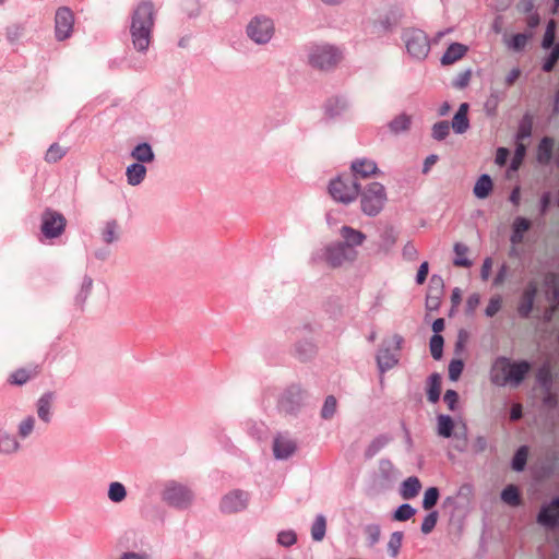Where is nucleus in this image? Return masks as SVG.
I'll return each instance as SVG.
<instances>
[{"label": "nucleus", "instance_id": "aec40b11", "mask_svg": "<svg viewBox=\"0 0 559 559\" xmlns=\"http://www.w3.org/2000/svg\"><path fill=\"white\" fill-rule=\"evenodd\" d=\"M467 46L460 43H453L448 47V49L443 53L441 58V63L443 66L453 64L457 60L462 59L467 52Z\"/></svg>", "mask_w": 559, "mask_h": 559}, {"label": "nucleus", "instance_id": "1a4fd4ad", "mask_svg": "<svg viewBox=\"0 0 559 559\" xmlns=\"http://www.w3.org/2000/svg\"><path fill=\"white\" fill-rule=\"evenodd\" d=\"M66 225V217L57 211L46 210L41 215L40 229L46 238L59 237L64 231Z\"/></svg>", "mask_w": 559, "mask_h": 559}, {"label": "nucleus", "instance_id": "f3484780", "mask_svg": "<svg viewBox=\"0 0 559 559\" xmlns=\"http://www.w3.org/2000/svg\"><path fill=\"white\" fill-rule=\"evenodd\" d=\"M536 293L537 285L534 282H531L525 288L520 305L518 307V311L522 317H528V314L531 313Z\"/></svg>", "mask_w": 559, "mask_h": 559}, {"label": "nucleus", "instance_id": "bb28decb", "mask_svg": "<svg viewBox=\"0 0 559 559\" xmlns=\"http://www.w3.org/2000/svg\"><path fill=\"white\" fill-rule=\"evenodd\" d=\"M492 190V181L488 175H481L475 183L474 194L478 199L487 198Z\"/></svg>", "mask_w": 559, "mask_h": 559}, {"label": "nucleus", "instance_id": "9b49d317", "mask_svg": "<svg viewBox=\"0 0 559 559\" xmlns=\"http://www.w3.org/2000/svg\"><path fill=\"white\" fill-rule=\"evenodd\" d=\"M248 504V495L241 490H234L223 497L221 509L225 513H235L245 510Z\"/></svg>", "mask_w": 559, "mask_h": 559}, {"label": "nucleus", "instance_id": "09e8293b", "mask_svg": "<svg viewBox=\"0 0 559 559\" xmlns=\"http://www.w3.org/2000/svg\"><path fill=\"white\" fill-rule=\"evenodd\" d=\"M555 21H550L547 25L544 39H543V47L544 48H550L555 40Z\"/></svg>", "mask_w": 559, "mask_h": 559}, {"label": "nucleus", "instance_id": "393cba45", "mask_svg": "<svg viewBox=\"0 0 559 559\" xmlns=\"http://www.w3.org/2000/svg\"><path fill=\"white\" fill-rule=\"evenodd\" d=\"M421 488L420 480L415 477H408L402 484L401 495L405 500L415 498Z\"/></svg>", "mask_w": 559, "mask_h": 559}, {"label": "nucleus", "instance_id": "f8f14e48", "mask_svg": "<svg viewBox=\"0 0 559 559\" xmlns=\"http://www.w3.org/2000/svg\"><path fill=\"white\" fill-rule=\"evenodd\" d=\"M510 369V359L506 357H499L497 358L490 370V379L491 382L503 386L508 384V373Z\"/></svg>", "mask_w": 559, "mask_h": 559}, {"label": "nucleus", "instance_id": "8fccbe9b", "mask_svg": "<svg viewBox=\"0 0 559 559\" xmlns=\"http://www.w3.org/2000/svg\"><path fill=\"white\" fill-rule=\"evenodd\" d=\"M436 524H437V513L431 512L424 519L423 524H421V532L424 534H429L433 530Z\"/></svg>", "mask_w": 559, "mask_h": 559}, {"label": "nucleus", "instance_id": "4d7b16f0", "mask_svg": "<svg viewBox=\"0 0 559 559\" xmlns=\"http://www.w3.org/2000/svg\"><path fill=\"white\" fill-rule=\"evenodd\" d=\"M527 44V36L524 34H516L511 39V47L514 50H522Z\"/></svg>", "mask_w": 559, "mask_h": 559}, {"label": "nucleus", "instance_id": "6e6552de", "mask_svg": "<svg viewBox=\"0 0 559 559\" xmlns=\"http://www.w3.org/2000/svg\"><path fill=\"white\" fill-rule=\"evenodd\" d=\"M358 252L354 248L346 247L342 242L333 243L326 247L324 259L333 267L343 265L346 262H353L357 259Z\"/></svg>", "mask_w": 559, "mask_h": 559}, {"label": "nucleus", "instance_id": "c03bdc74", "mask_svg": "<svg viewBox=\"0 0 559 559\" xmlns=\"http://www.w3.org/2000/svg\"><path fill=\"white\" fill-rule=\"evenodd\" d=\"M415 514V510L412 506L405 503L397 508L394 512V520L396 521H407Z\"/></svg>", "mask_w": 559, "mask_h": 559}, {"label": "nucleus", "instance_id": "2eb2a0df", "mask_svg": "<svg viewBox=\"0 0 559 559\" xmlns=\"http://www.w3.org/2000/svg\"><path fill=\"white\" fill-rule=\"evenodd\" d=\"M530 370H531L530 362H527L525 360H522L519 362H512L510 360V369H509V373H508V384L518 386L523 381L525 376L530 372Z\"/></svg>", "mask_w": 559, "mask_h": 559}, {"label": "nucleus", "instance_id": "5701e85b", "mask_svg": "<svg viewBox=\"0 0 559 559\" xmlns=\"http://www.w3.org/2000/svg\"><path fill=\"white\" fill-rule=\"evenodd\" d=\"M399 359L389 348H381L377 356V362L381 372L392 369Z\"/></svg>", "mask_w": 559, "mask_h": 559}, {"label": "nucleus", "instance_id": "dca6fc26", "mask_svg": "<svg viewBox=\"0 0 559 559\" xmlns=\"http://www.w3.org/2000/svg\"><path fill=\"white\" fill-rule=\"evenodd\" d=\"M296 443L286 437L278 436L273 443V452L276 459L285 460L294 454Z\"/></svg>", "mask_w": 559, "mask_h": 559}, {"label": "nucleus", "instance_id": "338daca9", "mask_svg": "<svg viewBox=\"0 0 559 559\" xmlns=\"http://www.w3.org/2000/svg\"><path fill=\"white\" fill-rule=\"evenodd\" d=\"M508 156H509V151L504 147H500L497 150V154H496V163L498 165H504L507 163V159H508Z\"/></svg>", "mask_w": 559, "mask_h": 559}, {"label": "nucleus", "instance_id": "b1692460", "mask_svg": "<svg viewBox=\"0 0 559 559\" xmlns=\"http://www.w3.org/2000/svg\"><path fill=\"white\" fill-rule=\"evenodd\" d=\"M146 175V168L140 163L132 164L127 167L126 176L128 183L131 186L140 185Z\"/></svg>", "mask_w": 559, "mask_h": 559}, {"label": "nucleus", "instance_id": "412c9836", "mask_svg": "<svg viewBox=\"0 0 559 559\" xmlns=\"http://www.w3.org/2000/svg\"><path fill=\"white\" fill-rule=\"evenodd\" d=\"M467 112L468 104H461L459 110L456 111L452 120V128L456 133H464L468 129L469 122L467 118Z\"/></svg>", "mask_w": 559, "mask_h": 559}, {"label": "nucleus", "instance_id": "7c9ffc66", "mask_svg": "<svg viewBox=\"0 0 559 559\" xmlns=\"http://www.w3.org/2000/svg\"><path fill=\"white\" fill-rule=\"evenodd\" d=\"M67 154V148L62 147L58 143H53L49 146L45 154V160L49 164H53L62 159V157Z\"/></svg>", "mask_w": 559, "mask_h": 559}, {"label": "nucleus", "instance_id": "9d476101", "mask_svg": "<svg viewBox=\"0 0 559 559\" xmlns=\"http://www.w3.org/2000/svg\"><path fill=\"white\" fill-rule=\"evenodd\" d=\"M56 37L64 40L70 37L74 24V15L68 8H59L56 12Z\"/></svg>", "mask_w": 559, "mask_h": 559}, {"label": "nucleus", "instance_id": "58836bf2", "mask_svg": "<svg viewBox=\"0 0 559 559\" xmlns=\"http://www.w3.org/2000/svg\"><path fill=\"white\" fill-rule=\"evenodd\" d=\"M337 402L336 399L333 395H329L325 399V402L323 404V407L321 409V416L324 419H330L333 417V415L336 412Z\"/></svg>", "mask_w": 559, "mask_h": 559}, {"label": "nucleus", "instance_id": "de8ad7c7", "mask_svg": "<svg viewBox=\"0 0 559 559\" xmlns=\"http://www.w3.org/2000/svg\"><path fill=\"white\" fill-rule=\"evenodd\" d=\"M463 362L460 359H454L449 365V378L453 381L457 380L463 371Z\"/></svg>", "mask_w": 559, "mask_h": 559}, {"label": "nucleus", "instance_id": "0e129e2a", "mask_svg": "<svg viewBox=\"0 0 559 559\" xmlns=\"http://www.w3.org/2000/svg\"><path fill=\"white\" fill-rule=\"evenodd\" d=\"M479 301H480V297L478 294H472L471 296H468L467 301H466L467 310L469 312H473L479 305Z\"/></svg>", "mask_w": 559, "mask_h": 559}, {"label": "nucleus", "instance_id": "a19ab883", "mask_svg": "<svg viewBox=\"0 0 559 559\" xmlns=\"http://www.w3.org/2000/svg\"><path fill=\"white\" fill-rule=\"evenodd\" d=\"M527 448L526 447H521L514 457H513V461H512V467L513 469L515 471H522L526 464V461H527Z\"/></svg>", "mask_w": 559, "mask_h": 559}, {"label": "nucleus", "instance_id": "4be33fe9", "mask_svg": "<svg viewBox=\"0 0 559 559\" xmlns=\"http://www.w3.org/2000/svg\"><path fill=\"white\" fill-rule=\"evenodd\" d=\"M53 393L47 392L43 394L37 401V414L38 417L45 421H50V409L53 403Z\"/></svg>", "mask_w": 559, "mask_h": 559}, {"label": "nucleus", "instance_id": "5fc2aeb1", "mask_svg": "<svg viewBox=\"0 0 559 559\" xmlns=\"http://www.w3.org/2000/svg\"><path fill=\"white\" fill-rule=\"evenodd\" d=\"M471 78H472L471 70L463 71V72L459 73V75L454 80L453 86H455L457 88H464L468 85Z\"/></svg>", "mask_w": 559, "mask_h": 559}, {"label": "nucleus", "instance_id": "6e6d98bb", "mask_svg": "<svg viewBox=\"0 0 559 559\" xmlns=\"http://www.w3.org/2000/svg\"><path fill=\"white\" fill-rule=\"evenodd\" d=\"M277 542L283 546H292L296 542V535L294 532H281L277 536Z\"/></svg>", "mask_w": 559, "mask_h": 559}, {"label": "nucleus", "instance_id": "2f4dec72", "mask_svg": "<svg viewBox=\"0 0 559 559\" xmlns=\"http://www.w3.org/2000/svg\"><path fill=\"white\" fill-rule=\"evenodd\" d=\"M454 428L452 418L448 415L438 416V433L441 437L450 438Z\"/></svg>", "mask_w": 559, "mask_h": 559}, {"label": "nucleus", "instance_id": "69168bd1", "mask_svg": "<svg viewBox=\"0 0 559 559\" xmlns=\"http://www.w3.org/2000/svg\"><path fill=\"white\" fill-rule=\"evenodd\" d=\"M427 275H428V263L424 262L419 266L417 275H416L417 283L423 284L426 281Z\"/></svg>", "mask_w": 559, "mask_h": 559}, {"label": "nucleus", "instance_id": "423d86ee", "mask_svg": "<svg viewBox=\"0 0 559 559\" xmlns=\"http://www.w3.org/2000/svg\"><path fill=\"white\" fill-rule=\"evenodd\" d=\"M403 39L405 41L407 51L413 57L417 59H424L429 53V39L423 31L416 28L405 29Z\"/></svg>", "mask_w": 559, "mask_h": 559}, {"label": "nucleus", "instance_id": "473e14b6", "mask_svg": "<svg viewBox=\"0 0 559 559\" xmlns=\"http://www.w3.org/2000/svg\"><path fill=\"white\" fill-rule=\"evenodd\" d=\"M501 499L509 506L516 507L520 504V493L515 486L509 485L501 492Z\"/></svg>", "mask_w": 559, "mask_h": 559}, {"label": "nucleus", "instance_id": "a211bd4d", "mask_svg": "<svg viewBox=\"0 0 559 559\" xmlns=\"http://www.w3.org/2000/svg\"><path fill=\"white\" fill-rule=\"evenodd\" d=\"M340 235L343 238L342 243L354 249L355 247L362 245L366 240V235L364 233L350 226H343L340 230Z\"/></svg>", "mask_w": 559, "mask_h": 559}, {"label": "nucleus", "instance_id": "774afa93", "mask_svg": "<svg viewBox=\"0 0 559 559\" xmlns=\"http://www.w3.org/2000/svg\"><path fill=\"white\" fill-rule=\"evenodd\" d=\"M525 155V146L522 143H518L515 150V156L513 159V166L516 167V164H520Z\"/></svg>", "mask_w": 559, "mask_h": 559}, {"label": "nucleus", "instance_id": "37998d69", "mask_svg": "<svg viewBox=\"0 0 559 559\" xmlns=\"http://www.w3.org/2000/svg\"><path fill=\"white\" fill-rule=\"evenodd\" d=\"M103 239L107 243L118 239V224L116 222H109L106 224L103 230Z\"/></svg>", "mask_w": 559, "mask_h": 559}, {"label": "nucleus", "instance_id": "f03ea898", "mask_svg": "<svg viewBox=\"0 0 559 559\" xmlns=\"http://www.w3.org/2000/svg\"><path fill=\"white\" fill-rule=\"evenodd\" d=\"M359 193L361 211L368 216L378 215L388 201L384 186L377 181L368 183Z\"/></svg>", "mask_w": 559, "mask_h": 559}, {"label": "nucleus", "instance_id": "bf43d9fd", "mask_svg": "<svg viewBox=\"0 0 559 559\" xmlns=\"http://www.w3.org/2000/svg\"><path fill=\"white\" fill-rule=\"evenodd\" d=\"M532 133V121L530 119L524 120L518 132V139L523 140L525 138H528Z\"/></svg>", "mask_w": 559, "mask_h": 559}, {"label": "nucleus", "instance_id": "4c0bfd02", "mask_svg": "<svg viewBox=\"0 0 559 559\" xmlns=\"http://www.w3.org/2000/svg\"><path fill=\"white\" fill-rule=\"evenodd\" d=\"M430 353L435 359H440L442 357L443 349V337L439 334H435L430 338Z\"/></svg>", "mask_w": 559, "mask_h": 559}, {"label": "nucleus", "instance_id": "0eeeda50", "mask_svg": "<svg viewBox=\"0 0 559 559\" xmlns=\"http://www.w3.org/2000/svg\"><path fill=\"white\" fill-rule=\"evenodd\" d=\"M247 34L254 43L265 44L274 34L273 21L266 16H254L247 26Z\"/></svg>", "mask_w": 559, "mask_h": 559}, {"label": "nucleus", "instance_id": "3c124183", "mask_svg": "<svg viewBox=\"0 0 559 559\" xmlns=\"http://www.w3.org/2000/svg\"><path fill=\"white\" fill-rule=\"evenodd\" d=\"M558 59H559V45L555 46V48L552 49L550 56L547 58V60L545 61V63L543 66V70L545 72H550L554 69Z\"/></svg>", "mask_w": 559, "mask_h": 559}, {"label": "nucleus", "instance_id": "f704fd0d", "mask_svg": "<svg viewBox=\"0 0 559 559\" xmlns=\"http://www.w3.org/2000/svg\"><path fill=\"white\" fill-rule=\"evenodd\" d=\"M326 530V521L323 515L317 516L311 527V536L313 540L320 542L323 539Z\"/></svg>", "mask_w": 559, "mask_h": 559}, {"label": "nucleus", "instance_id": "c85d7f7f", "mask_svg": "<svg viewBox=\"0 0 559 559\" xmlns=\"http://www.w3.org/2000/svg\"><path fill=\"white\" fill-rule=\"evenodd\" d=\"M131 155L140 163H150L154 159V153L147 143L136 145Z\"/></svg>", "mask_w": 559, "mask_h": 559}, {"label": "nucleus", "instance_id": "cd10ccee", "mask_svg": "<svg viewBox=\"0 0 559 559\" xmlns=\"http://www.w3.org/2000/svg\"><path fill=\"white\" fill-rule=\"evenodd\" d=\"M455 258L453 264L460 267H469L472 262L467 259L468 247L464 243L456 242L454 245Z\"/></svg>", "mask_w": 559, "mask_h": 559}, {"label": "nucleus", "instance_id": "20e7f679", "mask_svg": "<svg viewBox=\"0 0 559 559\" xmlns=\"http://www.w3.org/2000/svg\"><path fill=\"white\" fill-rule=\"evenodd\" d=\"M360 191L359 183L349 178L338 177L331 181L329 192L338 202L348 204L356 200Z\"/></svg>", "mask_w": 559, "mask_h": 559}, {"label": "nucleus", "instance_id": "ea45409f", "mask_svg": "<svg viewBox=\"0 0 559 559\" xmlns=\"http://www.w3.org/2000/svg\"><path fill=\"white\" fill-rule=\"evenodd\" d=\"M403 533L394 532L388 543V550L392 557H396L402 546Z\"/></svg>", "mask_w": 559, "mask_h": 559}, {"label": "nucleus", "instance_id": "e2e57ef3", "mask_svg": "<svg viewBox=\"0 0 559 559\" xmlns=\"http://www.w3.org/2000/svg\"><path fill=\"white\" fill-rule=\"evenodd\" d=\"M537 380L543 384L547 385L550 380V371L547 366L542 367L537 372Z\"/></svg>", "mask_w": 559, "mask_h": 559}, {"label": "nucleus", "instance_id": "603ef678", "mask_svg": "<svg viewBox=\"0 0 559 559\" xmlns=\"http://www.w3.org/2000/svg\"><path fill=\"white\" fill-rule=\"evenodd\" d=\"M19 449H20V443L16 439L8 437L2 440L1 452L14 453V452L19 451Z\"/></svg>", "mask_w": 559, "mask_h": 559}, {"label": "nucleus", "instance_id": "6ab92c4d", "mask_svg": "<svg viewBox=\"0 0 559 559\" xmlns=\"http://www.w3.org/2000/svg\"><path fill=\"white\" fill-rule=\"evenodd\" d=\"M39 366L33 365L27 368H20L12 372L9 382L14 385H22L39 373Z\"/></svg>", "mask_w": 559, "mask_h": 559}, {"label": "nucleus", "instance_id": "49530a36", "mask_svg": "<svg viewBox=\"0 0 559 559\" xmlns=\"http://www.w3.org/2000/svg\"><path fill=\"white\" fill-rule=\"evenodd\" d=\"M365 534H366V537H367L370 546H373L380 539V534H381L380 526L377 524L367 525L365 527Z\"/></svg>", "mask_w": 559, "mask_h": 559}, {"label": "nucleus", "instance_id": "c756f323", "mask_svg": "<svg viewBox=\"0 0 559 559\" xmlns=\"http://www.w3.org/2000/svg\"><path fill=\"white\" fill-rule=\"evenodd\" d=\"M554 141L550 138H544L539 145L537 152V158L540 163L547 164L552 154Z\"/></svg>", "mask_w": 559, "mask_h": 559}, {"label": "nucleus", "instance_id": "7ed1b4c3", "mask_svg": "<svg viewBox=\"0 0 559 559\" xmlns=\"http://www.w3.org/2000/svg\"><path fill=\"white\" fill-rule=\"evenodd\" d=\"M342 57L338 48L329 44H319L310 48L308 62L313 68L330 70L341 62Z\"/></svg>", "mask_w": 559, "mask_h": 559}, {"label": "nucleus", "instance_id": "c9c22d12", "mask_svg": "<svg viewBox=\"0 0 559 559\" xmlns=\"http://www.w3.org/2000/svg\"><path fill=\"white\" fill-rule=\"evenodd\" d=\"M126 496L127 491L121 483L114 481L109 485L108 498L112 502H121L122 500H124Z\"/></svg>", "mask_w": 559, "mask_h": 559}, {"label": "nucleus", "instance_id": "39448f33", "mask_svg": "<svg viewBox=\"0 0 559 559\" xmlns=\"http://www.w3.org/2000/svg\"><path fill=\"white\" fill-rule=\"evenodd\" d=\"M162 498L169 506L182 509L192 502L193 493L187 486L169 481L165 485Z\"/></svg>", "mask_w": 559, "mask_h": 559}, {"label": "nucleus", "instance_id": "e433bc0d", "mask_svg": "<svg viewBox=\"0 0 559 559\" xmlns=\"http://www.w3.org/2000/svg\"><path fill=\"white\" fill-rule=\"evenodd\" d=\"M439 498V490L437 487H430L425 491L423 499V508L425 510H430L433 508Z\"/></svg>", "mask_w": 559, "mask_h": 559}, {"label": "nucleus", "instance_id": "4468645a", "mask_svg": "<svg viewBox=\"0 0 559 559\" xmlns=\"http://www.w3.org/2000/svg\"><path fill=\"white\" fill-rule=\"evenodd\" d=\"M559 519V498L552 500L548 506L544 507L538 514V523L552 527Z\"/></svg>", "mask_w": 559, "mask_h": 559}, {"label": "nucleus", "instance_id": "052dcab7", "mask_svg": "<svg viewBox=\"0 0 559 559\" xmlns=\"http://www.w3.org/2000/svg\"><path fill=\"white\" fill-rule=\"evenodd\" d=\"M444 402L451 411H454L459 401V394L454 390H448L443 396Z\"/></svg>", "mask_w": 559, "mask_h": 559}, {"label": "nucleus", "instance_id": "f257e3e1", "mask_svg": "<svg viewBox=\"0 0 559 559\" xmlns=\"http://www.w3.org/2000/svg\"><path fill=\"white\" fill-rule=\"evenodd\" d=\"M156 11L150 1L140 2L131 15L130 34L134 48L145 51L152 38Z\"/></svg>", "mask_w": 559, "mask_h": 559}, {"label": "nucleus", "instance_id": "ddd939ff", "mask_svg": "<svg viewBox=\"0 0 559 559\" xmlns=\"http://www.w3.org/2000/svg\"><path fill=\"white\" fill-rule=\"evenodd\" d=\"M350 169L355 178H369L379 173L377 164L368 158H358L352 163Z\"/></svg>", "mask_w": 559, "mask_h": 559}, {"label": "nucleus", "instance_id": "a18cd8bd", "mask_svg": "<svg viewBox=\"0 0 559 559\" xmlns=\"http://www.w3.org/2000/svg\"><path fill=\"white\" fill-rule=\"evenodd\" d=\"M35 419L32 416L23 419L19 425V436L21 438H27L34 430Z\"/></svg>", "mask_w": 559, "mask_h": 559}, {"label": "nucleus", "instance_id": "13d9d810", "mask_svg": "<svg viewBox=\"0 0 559 559\" xmlns=\"http://www.w3.org/2000/svg\"><path fill=\"white\" fill-rule=\"evenodd\" d=\"M531 227V222L524 217L515 218L513 223V230L524 235Z\"/></svg>", "mask_w": 559, "mask_h": 559}, {"label": "nucleus", "instance_id": "680f3d73", "mask_svg": "<svg viewBox=\"0 0 559 559\" xmlns=\"http://www.w3.org/2000/svg\"><path fill=\"white\" fill-rule=\"evenodd\" d=\"M388 438L385 437H380V438H377L376 440L372 441V443L370 444L368 451H367V454L368 455H372L374 454L379 449H381L384 444L388 443Z\"/></svg>", "mask_w": 559, "mask_h": 559}, {"label": "nucleus", "instance_id": "79ce46f5", "mask_svg": "<svg viewBox=\"0 0 559 559\" xmlns=\"http://www.w3.org/2000/svg\"><path fill=\"white\" fill-rule=\"evenodd\" d=\"M450 126L448 121H440L433 124L432 127V136L433 139L441 141L449 135Z\"/></svg>", "mask_w": 559, "mask_h": 559}, {"label": "nucleus", "instance_id": "864d4df0", "mask_svg": "<svg viewBox=\"0 0 559 559\" xmlns=\"http://www.w3.org/2000/svg\"><path fill=\"white\" fill-rule=\"evenodd\" d=\"M501 298L499 296L492 297L486 307V316L493 317L501 309Z\"/></svg>", "mask_w": 559, "mask_h": 559}, {"label": "nucleus", "instance_id": "72a5a7b5", "mask_svg": "<svg viewBox=\"0 0 559 559\" xmlns=\"http://www.w3.org/2000/svg\"><path fill=\"white\" fill-rule=\"evenodd\" d=\"M441 393V379L439 374L433 373L430 376V385L428 390V400L432 403L438 402Z\"/></svg>", "mask_w": 559, "mask_h": 559}, {"label": "nucleus", "instance_id": "a878e982", "mask_svg": "<svg viewBox=\"0 0 559 559\" xmlns=\"http://www.w3.org/2000/svg\"><path fill=\"white\" fill-rule=\"evenodd\" d=\"M411 124L412 116L401 114L396 116L392 121H390L389 129L392 133L399 134L401 132L407 131L411 128Z\"/></svg>", "mask_w": 559, "mask_h": 559}]
</instances>
